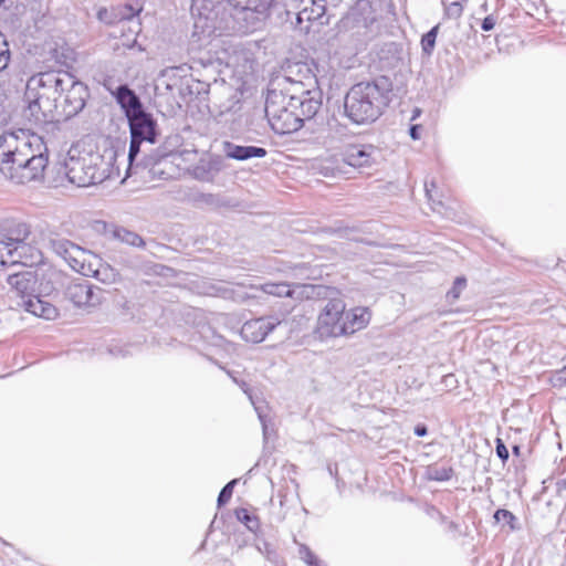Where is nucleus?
<instances>
[{"mask_svg":"<svg viewBox=\"0 0 566 566\" xmlns=\"http://www.w3.org/2000/svg\"><path fill=\"white\" fill-rule=\"evenodd\" d=\"M46 146L39 136L0 135V171L15 184L43 178L49 159Z\"/></svg>","mask_w":566,"mask_h":566,"instance_id":"nucleus-1","label":"nucleus"},{"mask_svg":"<svg viewBox=\"0 0 566 566\" xmlns=\"http://www.w3.org/2000/svg\"><path fill=\"white\" fill-rule=\"evenodd\" d=\"M392 96V82L388 76L354 84L344 97V116L355 125L376 122L388 107Z\"/></svg>","mask_w":566,"mask_h":566,"instance_id":"nucleus-2","label":"nucleus"},{"mask_svg":"<svg viewBox=\"0 0 566 566\" xmlns=\"http://www.w3.org/2000/svg\"><path fill=\"white\" fill-rule=\"evenodd\" d=\"M69 73L45 71L32 76L28 82L29 92L35 90L34 98L30 102L29 108L34 114L41 112L44 119L53 118V112L57 109V101L65 91L66 77Z\"/></svg>","mask_w":566,"mask_h":566,"instance_id":"nucleus-3","label":"nucleus"},{"mask_svg":"<svg viewBox=\"0 0 566 566\" xmlns=\"http://www.w3.org/2000/svg\"><path fill=\"white\" fill-rule=\"evenodd\" d=\"M338 28L357 46L366 45L380 31L377 12L368 0H358L340 19Z\"/></svg>","mask_w":566,"mask_h":566,"instance_id":"nucleus-4","label":"nucleus"},{"mask_svg":"<svg viewBox=\"0 0 566 566\" xmlns=\"http://www.w3.org/2000/svg\"><path fill=\"white\" fill-rule=\"evenodd\" d=\"M222 9L220 28L228 33L248 34L262 30L271 17L268 0L258 7L219 4Z\"/></svg>","mask_w":566,"mask_h":566,"instance_id":"nucleus-5","label":"nucleus"},{"mask_svg":"<svg viewBox=\"0 0 566 566\" xmlns=\"http://www.w3.org/2000/svg\"><path fill=\"white\" fill-rule=\"evenodd\" d=\"M264 111L272 129L277 134H291L303 128L301 117L296 116V111L292 108L287 91H269Z\"/></svg>","mask_w":566,"mask_h":566,"instance_id":"nucleus-6","label":"nucleus"},{"mask_svg":"<svg viewBox=\"0 0 566 566\" xmlns=\"http://www.w3.org/2000/svg\"><path fill=\"white\" fill-rule=\"evenodd\" d=\"M102 164L103 158L98 154L70 157L65 163V175L71 184L88 187L105 179L106 170L101 168Z\"/></svg>","mask_w":566,"mask_h":566,"instance_id":"nucleus-7","label":"nucleus"},{"mask_svg":"<svg viewBox=\"0 0 566 566\" xmlns=\"http://www.w3.org/2000/svg\"><path fill=\"white\" fill-rule=\"evenodd\" d=\"M346 304L340 297L329 298L317 317L314 329L315 337L319 340L346 336L345 327Z\"/></svg>","mask_w":566,"mask_h":566,"instance_id":"nucleus-8","label":"nucleus"},{"mask_svg":"<svg viewBox=\"0 0 566 566\" xmlns=\"http://www.w3.org/2000/svg\"><path fill=\"white\" fill-rule=\"evenodd\" d=\"M129 133H130V145L128 150V160L130 164L140 153V145L144 142L155 144L158 136V125L154 116L143 111L127 118Z\"/></svg>","mask_w":566,"mask_h":566,"instance_id":"nucleus-9","label":"nucleus"},{"mask_svg":"<svg viewBox=\"0 0 566 566\" xmlns=\"http://www.w3.org/2000/svg\"><path fill=\"white\" fill-rule=\"evenodd\" d=\"M292 101V108L296 111V116L301 117L303 127L308 128L310 122H317V115L322 99L315 91L305 90L301 82L292 83V88L287 91Z\"/></svg>","mask_w":566,"mask_h":566,"instance_id":"nucleus-10","label":"nucleus"},{"mask_svg":"<svg viewBox=\"0 0 566 566\" xmlns=\"http://www.w3.org/2000/svg\"><path fill=\"white\" fill-rule=\"evenodd\" d=\"M307 130L312 133L311 139L314 144L333 149L343 142L347 127L333 115L321 118L319 122H310Z\"/></svg>","mask_w":566,"mask_h":566,"instance_id":"nucleus-11","label":"nucleus"},{"mask_svg":"<svg viewBox=\"0 0 566 566\" xmlns=\"http://www.w3.org/2000/svg\"><path fill=\"white\" fill-rule=\"evenodd\" d=\"M9 285L17 291L21 296H28L29 298L35 296V294H50L53 286L50 282H44V275L41 277L36 270L31 266L9 274Z\"/></svg>","mask_w":566,"mask_h":566,"instance_id":"nucleus-12","label":"nucleus"},{"mask_svg":"<svg viewBox=\"0 0 566 566\" xmlns=\"http://www.w3.org/2000/svg\"><path fill=\"white\" fill-rule=\"evenodd\" d=\"M66 82L65 91L57 101V108H61L65 117H73L84 108L88 93L87 87L73 76L66 77Z\"/></svg>","mask_w":566,"mask_h":566,"instance_id":"nucleus-13","label":"nucleus"},{"mask_svg":"<svg viewBox=\"0 0 566 566\" xmlns=\"http://www.w3.org/2000/svg\"><path fill=\"white\" fill-rule=\"evenodd\" d=\"M31 234L30 226L23 221L8 219L0 224V240L8 248H17L22 251V256L28 259L25 253L30 250L27 240Z\"/></svg>","mask_w":566,"mask_h":566,"instance_id":"nucleus-14","label":"nucleus"},{"mask_svg":"<svg viewBox=\"0 0 566 566\" xmlns=\"http://www.w3.org/2000/svg\"><path fill=\"white\" fill-rule=\"evenodd\" d=\"M280 324L281 321L276 316H262L247 321L242 325L240 334L244 340L259 344Z\"/></svg>","mask_w":566,"mask_h":566,"instance_id":"nucleus-15","label":"nucleus"},{"mask_svg":"<svg viewBox=\"0 0 566 566\" xmlns=\"http://www.w3.org/2000/svg\"><path fill=\"white\" fill-rule=\"evenodd\" d=\"M51 249L76 272L83 269L90 253L67 239L59 238L50 240Z\"/></svg>","mask_w":566,"mask_h":566,"instance_id":"nucleus-16","label":"nucleus"},{"mask_svg":"<svg viewBox=\"0 0 566 566\" xmlns=\"http://www.w3.org/2000/svg\"><path fill=\"white\" fill-rule=\"evenodd\" d=\"M64 295L76 307H94L101 303L99 294L95 293L94 286L87 281L70 283Z\"/></svg>","mask_w":566,"mask_h":566,"instance_id":"nucleus-17","label":"nucleus"},{"mask_svg":"<svg viewBox=\"0 0 566 566\" xmlns=\"http://www.w3.org/2000/svg\"><path fill=\"white\" fill-rule=\"evenodd\" d=\"M262 0H191V12H197L199 15L210 19L211 14L216 12L219 14V4L228 6H243V7H258ZM269 12L274 4V0H268Z\"/></svg>","mask_w":566,"mask_h":566,"instance_id":"nucleus-18","label":"nucleus"},{"mask_svg":"<svg viewBox=\"0 0 566 566\" xmlns=\"http://www.w3.org/2000/svg\"><path fill=\"white\" fill-rule=\"evenodd\" d=\"M378 155L373 145H352L343 154V161L354 168L370 167L377 163Z\"/></svg>","mask_w":566,"mask_h":566,"instance_id":"nucleus-19","label":"nucleus"},{"mask_svg":"<svg viewBox=\"0 0 566 566\" xmlns=\"http://www.w3.org/2000/svg\"><path fill=\"white\" fill-rule=\"evenodd\" d=\"M83 276H92L104 284H113L118 281L119 273L109 264L103 263L96 255L88 254L87 261L80 270Z\"/></svg>","mask_w":566,"mask_h":566,"instance_id":"nucleus-20","label":"nucleus"},{"mask_svg":"<svg viewBox=\"0 0 566 566\" xmlns=\"http://www.w3.org/2000/svg\"><path fill=\"white\" fill-rule=\"evenodd\" d=\"M334 13L328 7L327 0H312L310 7H305L298 14L297 20L302 22L303 20L310 22H317L321 25H325L329 23L331 17Z\"/></svg>","mask_w":566,"mask_h":566,"instance_id":"nucleus-21","label":"nucleus"},{"mask_svg":"<svg viewBox=\"0 0 566 566\" xmlns=\"http://www.w3.org/2000/svg\"><path fill=\"white\" fill-rule=\"evenodd\" d=\"M114 96L122 107L126 118L145 111L139 96L126 84L119 85L116 88Z\"/></svg>","mask_w":566,"mask_h":566,"instance_id":"nucleus-22","label":"nucleus"},{"mask_svg":"<svg viewBox=\"0 0 566 566\" xmlns=\"http://www.w3.org/2000/svg\"><path fill=\"white\" fill-rule=\"evenodd\" d=\"M223 151L227 157L235 160H247L250 158H263L268 151L263 147L258 146H240L231 142L223 143Z\"/></svg>","mask_w":566,"mask_h":566,"instance_id":"nucleus-23","label":"nucleus"},{"mask_svg":"<svg viewBox=\"0 0 566 566\" xmlns=\"http://www.w3.org/2000/svg\"><path fill=\"white\" fill-rule=\"evenodd\" d=\"M344 318L346 335H352L369 324L371 313L368 307L357 306L347 312L345 311Z\"/></svg>","mask_w":566,"mask_h":566,"instance_id":"nucleus-24","label":"nucleus"},{"mask_svg":"<svg viewBox=\"0 0 566 566\" xmlns=\"http://www.w3.org/2000/svg\"><path fill=\"white\" fill-rule=\"evenodd\" d=\"M41 295L42 294L36 293L35 296L28 298V301L24 303L25 310L35 316L44 317L46 319L54 318L57 314L55 306L46 301H43L40 297Z\"/></svg>","mask_w":566,"mask_h":566,"instance_id":"nucleus-25","label":"nucleus"},{"mask_svg":"<svg viewBox=\"0 0 566 566\" xmlns=\"http://www.w3.org/2000/svg\"><path fill=\"white\" fill-rule=\"evenodd\" d=\"M28 261V259L22 256L21 250H18L17 248H8V245L0 240V268H4L7 265L25 266Z\"/></svg>","mask_w":566,"mask_h":566,"instance_id":"nucleus-26","label":"nucleus"},{"mask_svg":"<svg viewBox=\"0 0 566 566\" xmlns=\"http://www.w3.org/2000/svg\"><path fill=\"white\" fill-rule=\"evenodd\" d=\"M454 474L452 467H440L432 464L426 469V478L430 481H449Z\"/></svg>","mask_w":566,"mask_h":566,"instance_id":"nucleus-27","label":"nucleus"},{"mask_svg":"<svg viewBox=\"0 0 566 566\" xmlns=\"http://www.w3.org/2000/svg\"><path fill=\"white\" fill-rule=\"evenodd\" d=\"M261 290L269 295L279 297H292L294 294V290H292L291 286L284 282L264 283L261 285Z\"/></svg>","mask_w":566,"mask_h":566,"instance_id":"nucleus-28","label":"nucleus"},{"mask_svg":"<svg viewBox=\"0 0 566 566\" xmlns=\"http://www.w3.org/2000/svg\"><path fill=\"white\" fill-rule=\"evenodd\" d=\"M114 237L119 241L127 243L132 247L143 248L145 247L144 239L136 232H133L125 228H117L114 231Z\"/></svg>","mask_w":566,"mask_h":566,"instance_id":"nucleus-29","label":"nucleus"},{"mask_svg":"<svg viewBox=\"0 0 566 566\" xmlns=\"http://www.w3.org/2000/svg\"><path fill=\"white\" fill-rule=\"evenodd\" d=\"M235 517L238 521L243 523L247 528L253 533H255L260 527V522L256 515L251 513L249 510L240 507L235 510Z\"/></svg>","mask_w":566,"mask_h":566,"instance_id":"nucleus-30","label":"nucleus"},{"mask_svg":"<svg viewBox=\"0 0 566 566\" xmlns=\"http://www.w3.org/2000/svg\"><path fill=\"white\" fill-rule=\"evenodd\" d=\"M439 28V24L434 25L421 38V50L427 56H430L433 53Z\"/></svg>","mask_w":566,"mask_h":566,"instance_id":"nucleus-31","label":"nucleus"},{"mask_svg":"<svg viewBox=\"0 0 566 566\" xmlns=\"http://www.w3.org/2000/svg\"><path fill=\"white\" fill-rule=\"evenodd\" d=\"M196 201L211 208H219L228 205L223 197L214 193H199L196 197Z\"/></svg>","mask_w":566,"mask_h":566,"instance_id":"nucleus-32","label":"nucleus"},{"mask_svg":"<svg viewBox=\"0 0 566 566\" xmlns=\"http://www.w3.org/2000/svg\"><path fill=\"white\" fill-rule=\"evenodd\" d=\"M11 60V52L9 48V43L7 42L4 35L0 32V74H2Z\"/></svg>","mask_w":566,"mask_h":566,"instance_id":"nucleus-33","label":"nucleus"},{"mask_svg":"<svg viewBox=\"0 0 566 566\" xmlns=\"http://www.w3.org/2000/svg\"><path fill=\"white\" fill-rule=\"evenodd\" d=\"M465 287L467 279L464 276H458L454 280L452 287L447 292V298L452 302L457 301Z\"/></svg>","mask_w":566,"mask_h":566,"instance_id":"nucleus-34","label":"nucleus"},{"mask_svg":"<svg viewBox=\"0 0 566 566\" xmlns=\"http://www.w3.org/2000/svg\"><path fill=\"white\" fill-rule=\"evenodd\" d=\"M444 14L450 19H458L462 15L463 6L461 1L443 2Z\"/></svg>","mask_w":566,"mask_h":566,"instance_id":"nucleus-35","label":"nucleus"},{"mask_svg":"<svg viewBox=\"0 0 566 566\" xmlns=\"http://www.w3.org/2000/svg\"><path fill=\"white\" fill-rule=\"evenodd\" d=\"M494 520L496 522H504L506 523L507 525H510V528L511 530H515L516 526L514 525V522L516 521V517L515 515L507 511V510H504V509H499L495 511L494 513Z\"/></svg>","mask_w":566,"mask_h":566,"instance_id":"nucleus-36","label":"nucleus"},{"mask_svg":"<svg viewBox=\"0 0 566 566\" xmlns=\"http://www.w3.org/2000/svg\"><path fill=\"white\" fill-rule=\"evenodd\" d=\"M235 484L237 480H231L221 489L217 500L218 506H222L230 501Z\"/></svg>","mask_w":566,"mask_h":566,"instance_id":"nucleus-37","label":"nucleus"},{"mask_svg":"<svg viewBox=\"0 0 566 566\" xmlns=\"http://www.w3.org/2000/svg\"><path fill=\"white\" fill-rule=\"evenodd\" d=\"M142 6L137 4L136 7L132 6V4H125L120 14H122V20H128V21H132L134 17L138 15L139 12L142 11Z\"/></svg>","mask_w":566,"mask_h":566,"instance_id":"nucleus-38","label":"nucleus"},{"mask_svg":"<svg viewBox=\"0 0 566 566\" xmlns=\"http://www.w3.org/2000/svg\"><path fill=\"white\" fill-rule=\"evenodd\" d=\"M495 443H496V447H495L496 455L502 460L503 463H505L510 457L509 450L502 439L497 438L495 440Z\"/></svg>","mask_w":566,"mask_h":566,"instance_id":"nucleus-39","label":"nucleus"},{"mask_svg":"<svg viewBox=\"0 0 566 566\" xmlns=\"http://www.w3.org/2000/svg\"><path fill=\"white\" fill-rule=\"evenodd\" d=\"M301 552L304 554L303 555V560L308 565V566H315L318 564V559L317 557L314 555V553L306 546H304Z\"/></svg>","mask_w":566,"mask_h":566,"instance_id":"nucleus-40","label":"nucleus"},{"mask_svg":"<svg viewBox=\"0 0 566 566\" xmlns=\"http://www.w3.org/2000/svg\"><path fill=\"white\" fill-rule=\"evenodd\" d=\"M553 384L554 386H566V365L554 374Z\"/></svg>","mask_w":566,"mask_h":566,"instance_id":"nucleus-41","label":"nucleus"},{"mask_svg":"<svg viewBox=\"0 0 566 566\" xmlns=\"http://www.w3.org/2000/svg\"><path fill=\"white\" fill-rule=\"evenodd\" d=\"M258 549L269 559H272L276 554L275 549L266 542H263L262 545H258Z\"/></svg>","mask_w":566,"mask_h":566,"instance_id":"nucleus-42","label":"nucleus"},{"mask_svg":"<svg viewBox=\"0 0 566 566\" xmlns=\"http://www.w3.org/2000/svg\"><path fill=\"white\" fill-rule=\"evenodd\" d=\"M495 24L496 18L493 14H490L482 20L481 28L483 31H491Z\"/></svg>","mask_w":566,"mask_h":566,"instance_id":"nucleus-43","label":"nucleus"},{"mask_svg":"<svg viewBox=\"0 0 566 566\" xmlns=\"http://www.w3.org/2000/svg\"><path fill=\"white\" fill-rule=\"evenodd\" d=\"M422 126L421 125H411L409 128V135L413 140L420 139Z\"/></svg>","mask_w":566,"mask_h":566,"instance_id":"nucleus-44","label":"nucleus"},{"mask_svg":"<svg viewBox=\"0 0 566 566\" xmlns=\"http://www.w3.org/2000/svg\"><path fill=\"white\" fill-rule=\"evenodd\" d=\"M208 175H209V172L205 168H201V167L195 168V176L197 179L208 181L209 180Z\"/></svg>","mask_w":566,"mask_h":566,"instance_id":"nucleus-45","label":"nucleus"},{"mask_svg":"<svg viewBox=\"0 0 566 566\" xmlns=\"http://www.w3.org/2000/svg\"><path fill=\"white\" fill-rule=\"evenodd\" d=\"M437 188L436 184L433 181H431L430 184H427L426 182V195L428 197L429 200H432L434 202V198H433V190Z\"/></svg>","mask_w":566,"mask_h":566,"instance_id":"nucleus-46","label":"nucleus"},{"mask_svg":"<svg viewBox=\"0 0 566 566\" xmlns=\"http://www.w3.org/2000/svg\"><path fill=\"white\" fill-rule=\"evenodd\" d=\"M428 433V429L424 424H418L415 428V434L418 437H424Z\"/></svg>","mask_w":566,"mask_h":566,"instance_id":"nucleus-47","label":"nucleus"},{"mask_svg":"<svg viewBox=\"0 0 566 566\" xmlns=\"http://www.w3.org/2000/svg\"><path fill=\"white\" fill-rule=\"evenodd\" d=\"M40 256H41V254H40V252H39V251H36V256H34L33 254H31V256H30V258H31V260H30L31 264H33V263H35V262H38V261L40 260Z\"/></svg>","mask_w":566,"mask_h":566,"instance_id":"nucleus-48","label":"nucleus"},{"mask_svg":"<svg viewBox=\"0 0 566 566\" xmlns=\"http://www.w3.org/2000/svg\"><path fill=\"white\" fill-rule=\"evenodd\" d=\"M512 451H513L514 455L520 457V454H521V447L520 446H514L512 448Z\"/></svg>","mask_w":566,"mask_h":566,"instance_id":"nucleus-49","label":"nucleus"},{"mask_svg":"<svg viewBox=\"0 0 566 566\" xmlns=\"http://www.w3.org/2000/svg\"><path fill=\"white\" fill-rule=\"evenodd\" d=\"M420 114H421V109H420V108H418V107H416V108L413 109V114H412L411 119H412V120H413V119H416Z\"/></svg>","mask_w":566,"mask_h":566,"instance_id":"nucleus-50","label":"nucleus"},{"mask_svg":"<svg viewBox=\"0 0 566 566\" xmlns=\"http://www.w3.org/2000/svg\"><path fill=\"white\" fill-rule=\"evenodd\" d=\"M175 84H170V83H165V88L167 91H171L174 88Z\"/></svg>","mask_w":566,"mask_h":566,"instance_id":"nucleus-51","label":"nucleus"},{"mask_svg":"<svg viewBox=\"0 0 566 566\" xmlns=\"http://www.w3.org/2000/svg\"><path fill=\"white\" fill-rule=\"evenodd\" d=\"M8 2V0H0V6H4ZM10 3H12V0H9Z\"/></svg>","mask_w":566,"mask_h":566,"instance_id":"nucleus-52","label":"nucleus"},{"mask_svg":"<svg viewBox=\"0 0 566 566\" xmlns=\"http://www.w3.org/2000/svg\"><path fill=\"white\" fill-rule=\"evenodd\" d=\"M168 74V70L163 71L161 77H165Z\"/></svg>","mask_w":566,"mask_h":566,"instance_id":"nucleus-53","label":"nucleus"},{"mask_svg":"<svg viewBox=\"0 0 566 566\" xmlns=\"http://www.w3.org/2000/svg\"><path fill=\"white\" fill-rule=\"evenodd\" d=\"M450 378H452V375H447V376L444 377V381H448V379H450Z\"/></svg>","mask_w":566,"mask_h":566,"instance_id":"nucleus-54","label":"nucleus"},{"mask_svg":"<svg viewBox=\"0 0 566 566\" xmlns=\"http://www.w3.org/2000/svg\"><path fill=\"white\" fill-rule=\"evenodd\" d=\"M315 566H319V565L317 564V565H315Z\"/></svg>","mask_w":566,"mask_h":566,"instance_id":"nucleus-55","label":"nucleus"}]
</instances>
